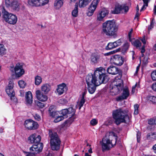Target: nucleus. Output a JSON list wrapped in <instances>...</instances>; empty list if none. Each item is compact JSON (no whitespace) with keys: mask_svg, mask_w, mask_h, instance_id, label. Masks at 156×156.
<instances>
[{"mask_svg":"<svg viewBox=\"0 0 156 156\" xmlns=\"http://www.w3.org/2000/svg\"><path fill=\"white\" fill-rule=\"evenodd\" d=\"M86 80L88 92L90 94H93L95 90L96 86L102 83H105L108 81V79L105 73V69L100 67L96 69L94 74H88Z\"/></svg>","mask_w":156,"mask_h":156,"instance_id":"f257e3e1","label":"nucleus"},{"mask_svg":"<svg viewBox=\"0 0 156 156\" xmlns=\"http://www.w3.org/2000/svg\"><path fill=\"white\" fill-rule=\"evenodd\" d=\"M113 115L115 119V123L118 125L121 122H129L131 117V114L128 109L119 108L113 112Z\"/></svg>","mask_w":156,"mask_h":156,"instance_id":"f03ea898","label":"nucleus"},{"mask_svg":"<svg viewBox=\"0 0 156 156\" xmlns=\"http://www.w3.org/2000/svg\"><path fill=\"white\" fill-rule=\"evenodd\" d=\"M118 27L113 20H108L102 24L101 33L107 36H116Z\"/></svg>","mask_w":156,"mask_h":156,"instance_id":"7ed1b4c3","label":"nucleus"},{"mask_svg":"<svg viewBox=\"0 0 156 156\" xmlns=\"http://www.w3.org/2000/svg\"><path fill=\"white\" fill-rule=\"evenodd\" d=\"M117 136L113 132L107 133L105 137L103 139L101 144L103 151L109 150L116 144Z\"/></svg>","mask_w":156,"mask_h":156,"instance_id":"20e7f679","label":"nucleus"},{"mask_svg":"<svg viewBox=\"0 0 156 156\" xmlns=\"http://www.w3.org/2000/svg\"><path fill=\"white\" fill-rule=\"evenodd\" d=\"M119 78L116 77L112 83L110 92L112 95L118 94L122 90L123 87V81L121 79L122 75H119Z\"/></svg>","mask_w":156,"mask_h":156,"instance_id":"39448f33","label":"nucleus"},{"mask_svg":"<svg viewBox=\"0 0 156 156\" xmlns=\"http://www.w3.org/2000/svg\"><path fill=\"white\" fill-rule=\"evenodd\" d=\"M49 135L50 138L51 145L52 149L53 150H58L61 141L57 133L52 130H49Z\"/></svg>","mask_w":156,"mask_h":156,"instance_id":"423d86ee","label":"nucleus"},{"mask_svg":"<svg viewBox=\"0 0 156 156\" xmlns=\"http://www.w3.org/2000/svg\"><path fill=\"white\" fill-rule=\"evenodd\" d=\"M3 13V19L6 22L12 25H14L16 23L17 18L15 15L5 11Z\"/></svg>","mask_w":156,"mask_h":156,"instance_id":"0eeeda50","label":"nucleus"},{"mask_svg":"<svg viewBox=\"0 0 156 156\" xmlns=\"http://www.w3.org/2000/svg\"><path fill=\"white\" fill-rule=\"evenodd\" d=\"M10 70L12 72H14L16 77H18L21 76L24 73L22 66L19 63L17 64L14 68L13 66H11Z\"/></svg>","mask_w":156,"mask_h":156,"instance_id":"6e6552de","label":"nucleus"},{"mask_svg":"<svg viewBox=\"0 0 156 156\" xmlns=\"http://www.w3.org/2000/svg\"><path fill=\"white\" fill-rule=\"evenodd\" d=\"M25 128L29 130H34L37 128L38 123L31 119L26 120L24 123Z\"/></svg>","mask_w":156,"mask_h":156,"instance_id":"1a4fd4ad","label":"nucleus"},{"mask_svg":"<svg viewBox=\"0 0 156 156\" xmlns=\"http://www.w3.org/2000/svg\"><path fill=\"white\" fill-rule=\"evenodd\" d=\"M43 147V145L42 143L34 144L30 148L31 152L30 153H31L35 155V154H37L41 152L42 151Z\"/></svg>","mask_w":156,"mask_h":156,"instance_id":"9d476101","label":"nucleus"},{"mask_svg":"<svg viewBox=\"0 0 156 156\" xmlns=\"http://www.w3.org/2000/svg\"><path fill=\"white\" fill-rule=\"evenodd\" d=\"M110 62L115 65L121 66L123 63L124 59L121 56L116 55L112 57L110 59Z\"/></svg>","mask_w":156,"mask_h":156,"instance_id":"9b49d317","label":"nucleus"},{"mask_svg":"<svg viewBox=\"0 0 156 156\" xmlns=\"http://www.w3.org/2000/svg\"><path fill=\"white\" fill-rule=\"evenodd\" d=\"M99 2V0H93L88 8L87 15L90 16L93 15L96 9Z\"/></svg>","mask_w":156,"mask_h":156,"instance_id":"f8f14e48","label":"nucleus"},{"mask_svg":"<svg viewBox=\"0 0 156 156\" xmlns=\"http://www.w3.org/2000/svg\"><path fill=\"white\" fill-rule=\"evenodd\" d=\"M41 139V137L40 135L34 133L28 137V141L30 144H36L40 143Z\"/></svg>","mask_w":156,"mask_h":156,"instance_id":"ddd939ff","label":"nucleus"},{"mask_svg":"<svg viewBox=\"0 0 156 156\" xmlns=\"http://www.w3.org/2000/svg\"><path fill=\"white\" fill-rule=\"evenodd\" d=\"M129 10V7L125 5H117L115 7L114 10L112 13L114 14L122 13L124 12H126Z\"/></svg>","mask_w":156,"mask_h":156,"instance_id":"4468645a","label":"nucleus"},{"mask_svg":"<svg viewBox=\"0 0 156 156\" xmlns=\"http://www.w3.org/2000/svg\"><path fill=\"white\" fill-rule=\"evenodd\" d=\"M14 86V83L12 81H10L8 87L6 89V91L8 95L10 97L11 99L12 98L14 99L15 92L13 89Z\"/></svg>","mask_w":156,"mask_h":156,"instance_id":"2eb2a0df","label":"nucleus"},{"mask_svg":"<svg viewBox=\"0 0 156 156\" xmlns=\"http://www.w3.org/2000/svg\"><path fill=\"white\" fill-rule=\"evenodd\" d=\"M102 54L94 53L91 55L90 62L92 64H94L98 63L102 59Z\"/></svg>","mask_w":156,"mask_h":156,"instance_id":"dca6fc26","label":"nucleus"},{"mask_svg":"<svg viewBox=\"0 0 156 156\" xmlns=\"http://www.w3.org/2000/svg\"><path fill=\"white\" fill-rule=\"evenodd\" d=\"M35 94L37 98L40 101L45 102L48 100V98L47 96L44 94L40 90H37L36 91Z\"/></svg>","mask_w":156,"mask_h":156,"instance_id":"f3484780","label":"nucleus"},{"mask_svg":"<svg viewBox=\"0 0 156 156\" xmlns=\"http://www.w3.org/2000/svg\"><path fill=\"white\" fill-rule=\"evenodd\" d=\"M25 100L26 104L31 106L33 103V96L31 92L29 91L25 94Z\"/></svg>","mask_w":156,"mask_h":156,"instance_id":"a211bd4d","label":"nucleus"},{"mask_svg":"<svg viewBox=\"0 0 156 156\" xmlns=\"http://www.w3.org/2000/svg\"><path fill=\"white\" fill-rule=\"evenodd\" d=\"M129 91L127 88H125L123 90L122 95L116 98L117 101H119L123 99H126L129 95Z\"/></svg>","mask_w":156,"mask_h":156,"instance_id":"6ab92c4d","label":"nucleus"},{"mask_svg":"<svg viewBox=\"0 0 156 156\" xmlns=\"http://www.w3.org/2000/svg\"><path fill=\"white\" fill-rule=\"evenodd\" d=\"M107 71L110 74L115 75L119 73L120 70L118 68L112 66L108 67L107 69Z\"/></svg>","mask_w":156,"mask_h":156,"instance_id":"aec40b11","label":"nucleus"},{"mask_svg":"<svg viewBox=\"0 0 156 156\" xmlns=\"http://www.w3.org/2000/svg\"><path fill=\"white\" fill-rule=\"evenodd\" d=\"M108 13V11L106 9H102L97 15V20H101Z\"/></svg>","mask_w":156,"mask_h":156,"instance_id":"412c9836","label":"nucleus"},{"mask_svg":"<svg viewBox=\"0 0 156 156\" xmlns=\"http://www.w3.org/2000/svg\"><path fill=\"white\" fill-rule=\"evenodd\" d=\"M67 87L66 85L64 83L59 85L58 86V88L57 89V92L59 95H61L63 94L64 92L66 91Z\"/></svg>","mask_w":156,"mask_h":156,"instance_id":"4be33fe9","label":"nucleus"},{"mask_svg":"<svg viewBox=\"0 0 156 156\" xmlns=\"http://www.w3.org/2000/svg\"><path fill=\"white\" fill-rule=\"evenodd\" d=\"M51 89L50 85L48 83L44 84L41 87V91L45 94H48Z\"/></svg>","mask_w":156,"mask_h":156,"instance_id":"5701e85b","label":"nucleus"},{"mask_svg":"<svg viewBox=\"0 0 156 156\" xmlns=\"http://www.w3.org/2000/svg\"><path fill=\"white\" fill-rule=\"evenodd\" d=\"M10 8L14 10L18 11L20 9L19 4L16 1H12V5Z\"/></svg>","mask_w":156,"mask_h":156,"instance_id":"b1692460","label":"nucleus"},{"mask_svg":"<svg viewBox=\"0 0 156 156\" xmlns=\"http://www.w3.org/2000/svg\"><path fill=\"white\" fill-rule=\"evenodd\" d=\"M91 0H79V5L80 7H84L88 5Z\"/></svg>","mask_w":156,"mask_h":156,"instance_id":"393cba45","label":"nucleus"},{"mask_svg":"<svg viewBox=\"0 0 156 156\" xmlns=\"http://www.w3.org/2000/svg\"><path fill=\"white\" fill-rule=\"evenodd\" d=\"M63 0H56L54 4V6L55 9H58L60 8L63 5Z\"/></svg>","mask_w":156,"mask_h":156,"instance_id":"a878e982","label":"nucleus"},{"mask_svg":"<svg viewBox=\"0 0 156 156\" xmlns=\"http://www.w3.org/2000/svg\"><path fill=\"white\" fill-rule=\"evenodd\" d=\"M84 94H83L81 98L79 100V101L77 103V104L76 105V107H78L79 109H80L81 108L85 102V100L84 98Z\"/></svg>","mask_w":156,"mask_h":156,"instance_id":"bb28decb","label":"nucleus"},{"mask_svg":"<svg viewBox=\"0 0 156 156\" xmlns=\"http://www.w3.org/2000/svg\"><path fill=\"white\" fill-rule=\"evenodd\" d=\"M27 3L28 5L31 6H39L38 0H28Z\"/></svg>","mask_w":156,"mask_h":156,"instance_id":"cd10ccee","label":"nucleus"},{"mask_svg":"<svg viewBox=\"0 0 156 156\" xmlns=\"http://www.w3.org/2000/svg\"><path fill=\"white\" fill-rule=\"evenodd\" d=\"M130 42H131L132 44L133 45L136 47H139L141 45V43L139 40H135L134 39H133Z\"/></svg>","mask_w":156,"mask_h":156,"instance_id":"c85d7f7f","label":"nucleus"},{"mask_svg":"<svg viewBox=\"0 0 156 156\" xmlns=\"http://www.w3.org/2000/svg\"><path fill=\"white\" fill-rule=\"evenodd\" d=\"M72 15L74 17H76L78 15V6L77 4L75 5V8L72 12Z\"/></svg>","mask_w":156,"mask_h":156,"instance_id":"c756f323","label":"nucleus"},{"mask_svg":"<svg viewBox=\"0 0 156 156\" xmlns=\"http://www.w3.org/2000/svg\"><path fill=\"white\" fill-rule=\"evenodd\" d=\"M41 82L42 78L41 76H37L35 77V84L36 85H39Z\"/></svg>","mask_w":156,"mask_h":156,"instance_id":"7c9ffc66","label":"nucleus"},{"mask_svg":"<svg viewBox=\"0 0 156 156\" xmlns=\"http://www.w3.org/2000/svg\"><path fill=\"white\" fill-rule=\"evenodd\" d=\"M60 114L62 116H63L65 117V119L67 117V115H68V110L67 109H65L62 110L61 111L59 112Z\"/></svg>","mask_w":156,"mask_h":156,"instance_id":"2f4dec72","label":"nucleus"},{"mask_svg":"<svg viewBox=\"0 0 156 156\" xmlns=\"http://www.w3.org/2000/svg\"><path fill=\"white\" fill-rule=\"evenodd\" d=\"M60 114H58L54 119V122L55 123L58 122L62 120L65 119V117L63 116L59 115Z\"/></svg>","mask_w":156,"mask_h":156,"instance_id":"473e14b6","label":"nucleus"},{"mask_svg":"<svg viewBox=\"0 0 156 156\" xmlns=\"http://www.w3.org/2000/svg\"><path fill=\"white\" fill-rule=\"evenodd\" d=\"M116 48L114 42L109 43L106 47L107 50H110Z\"/></svg>","mask_w":156,"mask_h":156,"instance_id":"72a5a7b5","label":"nucleus"},{"mask_svg":"<svg viewBox=\"0 0 156 156\" xmlns=\"http://www.w3.org/2000/svg\"><path fill=\"white\" fill-rule=\"evenodd\" d=\"M134 115H137L139 113V105L136 104L134 105Z\"/></svg>","mask_w":156,"mask_h":156,"instance_id":"f704fd0d","label":"nucleus"},{"mask_svg":"<svg viewBox=\"0 0 156 156\" xmlns=\"http://www.w3.org/2000/svg\"><path fill=\"white\" fill-rule=\"evenodd\" d=\"M39 2V6H43L47 4L49 0H38Z\"/></svg>","mask_w":156,"mask_h":156,"instance_id":"c9c22d12","label":"nucleus"},{"mask_svg":"<svg viewBox=\"0 0 156 156\" xmlns=\"http://www.w3.org/2000/svg\"><path fill=\"white\" fill-rule=\"evenodd\" d=\"M67 110L68 115H72L74 114L75 112V110L72 107H69L67 109Z\"/></svg>","mask_w":156,"mask_h":156,"instance_id":"e433bc0d","label":"nucleus"},{"mask_svg":"<svg viewBox=\"0 0 156 156\" xmlns=\"http://www.w3.org/2000/svg\"><path fill=\"white\" fill-rule=\"evenodd\" d=\"M129 47V44L127 42H126L124 44L122 51V52H126L128 49Z\"/></svg>","mask_w":156,"mask_h":156,"instance_id":"4c0bfd02","label":"nucleus"},{"mask_svg":"<svg viewBox=\"0 0 156 156\" xmlns=\"http://www.w3.org/2000/svg\"><path fill=\"white\" fill-rule=\"evenodd\" d=\"M148 99L153 103L156 104V97L153 96H151L148 97Z\"/></svg>","mask_w":156,"mask_h":156,"instance_id":"58836bf2","label":"nucleus"},{"mask_svg":"<svg viewBox=\"0 0 156 156\" xmlns=\"http://www.w3.org/2000/svg\"><path fill=\"white\" fill-rule=\"evenodd\" d=\"M144 2V5L141 9L140 10V11H142L144 9H145L147 7L148 5V3L149 2L147 0H143Z\"/></svg>","mask_w":156,"mask_h":156,"instance_id":"ea45409f","label":"nucleus"},{"mask_svg":"<svg viewBox=\"0 0 156 156\" xmlns=\"http://www.w3.org/2000/svg\"><path fill=\"white\" fill-rule=\"evenodd\" d=\"M59 114H60L59 112L52 111L50 113V115L52 116V117L55 118Z\"/></svg>","mask_w":156,"mask_h":156,"instance_id":"a19ab883","label":"nucleus"},{"mask_svg":"<svg viewBox=\"0 0 156 156\" xmlns=\"http://www.w3.org/2000/svg\"><path fill=\"white\" fill-rule=\"evenodd\" d=\"M151 76L152 80L153 81H156V71H153L151 74Z\"/></svg>","mask_w":156,"mask_h":156,"instance_id":"79ce46f5","label":"nucleus"},{"mask_svg":"<svg viewBox=\"0 0 156 156\" xmlns=\"http://www.w3.org/2000/svg\"><path fill=\"white\" fill-rule=\"evenodd\" d=\"M18 84L20 87L22 88H24L26 85V83L23 80L19 81L18 82Z\"/></svg>","mask_w":156,"mask_h":156,"instance_id":"37998d69","label":"nucleus"},{"mask_svg":"<svg viewBox=\"0 0 156 156\" xmlns=\"http://www.w3.org/2000/svg\"><path fill=\"white\" fill-rule=\"evenodd\" d=\"M114 43L115 47L121 45L122 44V42L120 39H119L117 41L114 42Z\"/></svg>","mask_w":156,"mask_h":156,"instance_id":"c03bdc74","label":"nucleus"},{"mask_svg":"<svg viewBox=\"0 0 156 156\" xmlns=\"http://www.w3.org/2000/svg\"><path fill=\"white\" fill-rule=\"evenodd\" d=\"M6 49L4 48L3 44H0V52L1 54H4Z\"/></svg>","mask_w":156,"mask_h":156,"instance_id":"a18cd8bd","label":"nucleus"},{"mask_svg":"<svg viewBox=\"0 0 156 156\" xmlns=\"http://www.w3.org/2000/svg\"><path fill=\"white\" fill-rule=\"evenodd\" d=\"M154 19H153L151 21V24L148 27V30L149 31H150L153 27L154 23Z\"/></svg>","mask_w":156,"mask_h":156,"instance_id":"49530a36","label":"nucleus"},{"mask_svg":"<svg viewBox=\"0 0 156 156\" xmlns=\"http://www.w3.org/2000/svg\"><path fill=\"white\" fill-rule=\"evenodd\" d=\"M98 123V121L95 119H93L90 121L91 124L93 126L96 125Z\"/></svg>","mask_w":156,"mask_h":156,"instance_id":"de8ad7c7","label":"nucleus"},{"mask_svg":"<svg viewBox=\"0 0 156 156\" xmlns=\"http://www.w3.org/2000/svg\"><path fill=\"white\" fill-rule=\"evenodd\" d=\"M5 3L6 6L8 8H10L12 5V2L9 0H5Z\"/></svg>","mask_w":156,"mask_h":156,"instance_id":"09e8293b","label":"nucleus"},{"mask_svg":"<svg viewBox=\"0 0 156 156\" xmlns=\"http://www.w3.org/2000/svg\"><path fill=\"white\" fill-rule=\"evenodd\" d=\"M155 120L154 119H150L148 121V123L151 125L155 124Z\"/></svg>","mask_w":156,"mask_h":156,"instance_id":"8fccbe9b","label":"nucleus"},{"mask_svg":"<svg viewBox=\"0 0 156 156\" xmlns=\"http://www.w3.org/2000/svg\"><path fill=\"white\" fill-rule=\"evenodd\" d=\"M34 116L35 119L38 121H40L41 119V117L40 116L37 114H34Z\"/></svg>","mask_w":156,"mask_h":156,"instance_id":"3c124183","label":"nucleus"},{"mask_svg":"<svg viewBox=\"0 0 156 156\" xmlns=\"http://www.w3.org/2000/svg\"><path fill=\"white\" fill-rule=\"evenodd\" d=\"M133 31V30L132 29H131L130 30V31L128 33V37L129 38V41H130L132 40H133V39H131V37H132V33Z\"/></svg>","mask_w":156,"mask_h":156,"instance_id":"603ef678","label":"nucleus"},{"mask_svg":"<svg viewBox=\"0 0 156 156\" xmlns=\"http://www.w3.org/2000/svg\"><path fill=\"white\" fill-rule=\"evenodd\" d=\"M37 105L41 108H43L44 107V105L43 103L38 101L37 103Z\"/></svg>","mask_w":156,"mask_h":156,"instance_id":"864d4df0","label":"nucleus"},{"mask_svg":"<svg viewBox=\"0 0 156 156\" xmlns=\"http://www.w3.org/2000/svg\"><path fill=\"white\" fill-rule=\"evenodd\" d=\"M151 88L153 90L156 91V82L152 84Z\"/></svg>","mask_w":156,"mask_h":156,"instance_id":"5fc2aeb1","label":"nucleus"},{"mask_svg":"<svg viewBox=\"0 0 156 156\" xmlns=\"http://www.w3.org/2000/svg\"><path fill=\"white\" fill-rule=\"evenodd\" d=\"M138 86L137 84L136 83L135 86L133 87L132 88V93H134L135 91V88L136 87Z\"/></svg>","mask_w":156,"mask_h":156,"instance_id":"6e6d98bb","label":"nucleus"},{"mask_svg":"<svg viewBox=\"0 0 156 156\" xmlns=\"http://www.w3.org/2000/svg\"><path fill=\"white\" fill-rule=\"evenodd\" d=\"M152 149L154 153L156 154V144L153 146Z\"/></svg>","mask_w":156,"mask_h":156,"instance_id":"4d7b16f0","label":"nucleus"},{"mask_svg":"<svg viewBox=\"0 0 156 156\" xmlns=\"http://www.w3.org/2000/svg\"><path fill=\"white\" fill-rule=\"evenodd\" d=\"M144 51H145V47H144V45L142 47L141 50V53H142V56H143V55H144V54H143V53L144 52Z\"/></svg>","mask_w":156,"mask_h":156,"instance_id":"13d9d810","label":"nucleus"},{"mask_svg":"<svg viewBox=\"0 0 156 156\" xmlns=\"http://www.w3.org/2000/svg\"><path fill=\"white\" fill-rule=\"evenodd\" d=\"M140 134L139 132H138L137 133L136 136L137 137V140L138 142H139L140 141Z\"/></svg>","mask_w":156,"mask_h":156,"instance_id":"bf43d9fd","label":"nucleus"},{"mask_svg":"<svg viewBox=\"0 0 156 156\" xmlns=\"http://www.w3.org/2000/svg\"><path fill=\"white\" fill-rule=\"evenodd\" d=\"M54 108V106H51L49 107L48 110V111H49V113L51 112V111L52 110V109Z\"/></svg>","mask_w":156,"mask_h":156,"instance_id":"052dcab7","label":"nucleus"},{"mask_svg":"<svg viewBox=\"0 0 156 156\" xmlns=\"http://www.w3.org/2000/svg\"><path fill=\"white\" fill-rule=\"evenodd\" d=\"M141 41L142 42H143V43L144 44H145L146 43V41L145 40V38L144 37L141 40Z\"/></svg>","mask_w":156,"mask_h":156,"instance_id":"680f3d73","label":"nucleus"},{"mask_svg":"<svg viewBox=\"0 0 156 156\" xmlns=\"http://www.w3.org/2000/svg\"><path fill=\"white\" fill-rule=\"evenodd\" d=\"M154 14H156V5H154Z\"/></svg>","mask_w":156,"mask_h":156,"instance_id":"e2e57ef3","label":"nucleus"},{"mask_svg":"<svg viewBox=\"0 0 156 156\" xmlns=\"http://www.w3.org/2000/svg\"><path fill=\"white\" fill-rule=\"evenodd\" d=\"M88 151L89 153H92V149L91 147H90V149L88 150Z\"/></svg>","mask_w":156,"mask_h":156,"instance_id":"0e129e2a","label":"nucleus"},{"mask_svg":"<svg viewBox=\"0 0 156 156\" xmlns=\"http://www.w3.org/2000/svg\"><path fill=\"white\" fill-rule=\"evenodd\" d=\"M26 156H35V155L32 154L31 153H28Z\"/></svg>","mask_w":156,"mask_h":156,"instance_id":"69168bd1","label":"nucleus"},{"mask_svg":"<svg viewBox=\"0 0 156 156\" xmlns=\"http://www.w3.org/2000/svg\"><path fill=\"white\" fill-rule=\"evenodd\" d=\"M84 156H91V155L89 154L88 153H86Z\"/></svg>","mask_w":156,"mask_h":156,"instance_id":"338daca9","label":"nucleus"},{"mask_svg":"<svg viewBox=\"0 0 156 156\" xmlns=\"http://www.w3.org/2000/svg\"><path fill=\"white\" fill-rule=\"evenodd\" d=\"M20 96H23L24 92L22 91H20Z\"/></svg>","mask_w":156,"mask_h":156,"instance_id":"774afa93","label":"nucleus"}]
</instances>
